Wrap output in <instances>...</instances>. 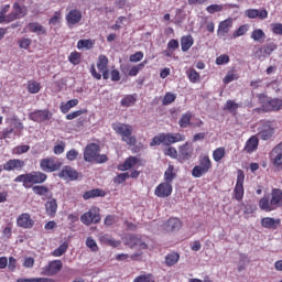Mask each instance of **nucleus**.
Listing matches in <instances>:
<instances>
[{
	"label": "nucleus",
	"mask_w": 282,
	"mask_h": 282,
	"mask_svg": "<svg viewBox=\"0 0 282 282\" xmlns=\"http://www.w3.org/2000/svg\"><path fill=\"white\" fill-rule=\"evenodd\" d=\"M30 118L33 120V122H45V120H50V111L36 110L30 113Z\"/></svg>",
	"instance_id": "obj_25"
},
{
	"label": "nucleus",
	"mask_w": 282,
	"mask_h": 282,
	"mask_svg": "<svg viewBox=\"0 0 282 282\" xmlns=\"http://www.w3.org/2000/svg\"><path fill=\"white\" fill-rule=\"evenodd\" d=\"M147 65V61L133 66L130 72H129V76H138V74H140L141 69Z\"/></svg>",
	"instance_id": "obj_51"
},
{
	"label": "nucleus",
	"mask_w": 282,
	"mask_h": 282,
	"mask_svg": "<svg viewBox=\"0 0 282 282\" xmlns=\"http://www.w3.org/2000/svg\"><path fill=\"white\" fill-rule=\"evenodd\" d=\"M47 180V174L43 172H31L29 173V184H43Z\"/></svg>",
	"instance_id": "obj_22"
},
{
	"label": "nucleus",
	"mask_w": 282,
	"mask_h": 282,
	"mask_svg": "<svg viewBox=\"0 0 282 282\" xmlns=\"http://www.w3.org/2000/svg\"><path fill=\"white\" fill-rule=\"evenodd\" d=\"M243 182H246V174L243 173L242 170H238L237 182L234 188V197L237 199V202H241V199H243Z\"/></svg>",
	"instance_id": "obj_6"
},
{
	"label": "nucleus",
	"mask_w": 282,
	"mask_h": 282,
	"mask_svg": "<svg viewBox=\"0 0 282 282\" xmlns=\"http://www.w3.org/2000/svg\"><path fill=\"white\" fill-rule=\"evenodd\" d=\"M17 282H54L50 278H35V279H18Z\"/></svg>",
	"instance_id": "obj_53"
},
{
	"label": "nucleus",
	"mask_w": 282,
	"mask_h": 282,
	"mask_svg": "<svg viewBox=\"0 0 282 282\" xmlns=\"http://www.w3.org/2000/svg\"><path fill=\"white\" fill-rule=\"evenodd\" d=\"M80 221L85 226H91V224H99L100 214H98V212H96V208H91L80 216Z\"/></svg>",
	"instance_id": "obj_7"
},
{
	"label": "nucleus",
	"mask_w": 282,
	"mask_h": 282,
	"mask_svg": "<svg viewBox=\"0 0 282 282\" xmlns=\"http://www.w3.org/2000/svg\"><path fill=\"white\" fill-rule=\"evenodd\" d=\"M176 98H177V95L173 93H166L162 100V105L164 107H167V105H172V102H175Z\"/></svg>",
	"instance_id": "obj_44"
},
{
	"label": "nucleus",
	"mask_w": 282,
	"mask_h": 282,
	"mask_svg": "<svg viewBox=\"0 0 282 282\" xmlns=\"http://www.w3.org/2000/svg\"><path fill=\"white\" fill-rule=\"evenodd\" d=\"M282 207V191L281 188H272L269 196H264L259 202L260 210L272 213Z\"/></svg>",
	"instance_id": "obj_1"
},
{
	"label": "nucleus",
	"mask_w": 282,
	"mask_h": 282,
	"mask_svg": "<svg viewBox=\"0 0 282 282\" xmlns=\"http://www.w3.org/2000/svg\"><path fill=\"white\" fill-rule=\"evenodd\" d=\"M262 109H263V111H280V109H282V99L268 98L263 101Z\"/></svg>",
	"instance_id": "obj_15"
},
{
	"label": "nucleus",
	"mask_w": 282,
	"mask_h": 282,
	"mask_svg": "<svg viewBox=\"0 0 282 282\" xmlns=\"http://www.w3.org/2000/svg\"><path fill=\"white\" fill-rule=\"evenodd\" d=\"M270 158L275 169H282V142H280L272 149Z\"/></svg>",
	"instance_id": "obj_12"
},
{
	"label": "nucleus",
	"mask_w": 282,
	"mask_h": 282,
	"mask_svg": "<svg viewBox=\"0 0 282 282\" xmlns=\"http://www.w3.org/2000/svg\"><path fill=\"white\" fill-rule=\"evenodd\" d=\"M135 105V97L133 95H128L121 99V107H131Z\"/></svg>",
	"instance_id": "obj_48"
},
{
	"label": "nucleus",
	"mask_w": 282,
	"mask_h": 282,
	"mask_svg": "<svg viewBox=\"0 0 282 282\" xmlns=\"http://www.w3.org/2000/svg\"><path fill=\"white\" fill-rule=\"evenodd\" d=\"M245 14L248 17V19H260L262 21L263 19H268V10L265 9H247Z\"/></svg>",
	"instance_id": "obj_20"
},
{
	"label": "nucleus",
	"mask_w": 282,
	"mask_h": 282,
	"mask_svg": "<svg viewBox=\"0 0 282 282\" xmlns=\"http://www.w3.org/2000/svg\"><path fill=\"white\" fill-rule=\"evenodd\" d=\"M29 31L37 35L45 34V28L37 22L29 23Z\"/></svg>",
	"instance_id": "obj_34"
},
{
	"label": "nucleus",
	"mask_w": 282,
	"mask_h": 282,
	"mask_svg": "<svg viewBox=\"0 0 282 282\" xmlns=\"http://www.w3.org/2000/svg\"><path fill=\"white\" fill-rule=\"evenodd\" d=\"M273 34H278L279 36H282V24L275 23L271 25Z\"/></svg>",
	"instance_id": "obj_64"
},
{
	"label": "nucleus",
	"mask_w": 282,
	"mask_h": 282,
	"mask_svg": "<svg viewBox=\"0 0 282 282\" xmlns=\"http://www.w3.org/2000/svg\"><path fill=\"white\" fill-rule=\"evenodd\" d=\"M180 261V254L173 252V253H169L165 257V263L166 265H175V263H177Z\"/></svg>",
	"instance_id": "obj_41"
},
{
	"label": "nucleus",
	"mask_w": 282,
	"mask_h": 282,
	"mask_svg": "<svg viewBox=\"0 0 282 282\" xmlns=\"http://www.w3.org/2000/svg\"><path fill=\"white\" fill-rule=\"evenodd\" d=\"M173 171H174L173 165H169L167 170L164 173L165 183L171 184V182L175 180V173Z\"/></svg>",
	"instance_id": "obj_42"
},
{
	"label": "nucleus",
	"mask_w": 282,
	"mask_h": 282,
	"mask_svg": "<svg viewBox=\"0 0 282 282\" xmlns=\"http://www.w3.org/2000/svg\"><path fill=\"white\" fill-rule=\"evenodd\" d=\"M251 39H253L257 42H261L263 41V39H265V32H263V30L261 29H256L251 33Z\"/></svg>",
	"instance_id": "obj_46"
},
{
	"label": "nucleus",
	"mask_w": 282,
	"mask_h": 282,
	"mask_svg": "<svg viewBox=\"0 0 282 282\" xmlns=\"http://www.w3.org/2000/svg\"><path fill=\"white\" fill-rule=\"evenodd\" d=\"M226 158V148L220 147L214 150L213 152V160L214 162H221Z\"/></svg>",
	"instance_id": "obj_36"
},
{
	"label": "nucleus",
	"mask_w": 282,
	"mask_h": 282,
	"mask_svg": "<svg viewBox=\"0 0 282 282\" xmlns=\"http://www.w3.org/2000/svg\"><path fill=\"white\" fill-rule=\"evenodd\" d=\"M115 132L118 135H121L122 142H126L129 147H135L138 139L133 135V126L122 123V122H115L111 124Z\"/></svg>",
	"instance_id": "obj_2"
},
{
	"label": "nucleus",
	"mask_w": 282,
	"mask_h": 282,
	"mask_svg": "<svg viewBox=\"0 0 282 282\" xmlns=\"http://www.w3.org/2000/svg\"><path fill=\"white\" fill-rule=\"evenodd\" d=\"M187 78H189V80L192 83H199V73H197V70H195V68H189L186 72Z\"/></svg>",
	"instance_id": "obj_47"
},
{
	"label": "nucleus",
	"mask_w": 282,
	"mask_h": 282,
	"mask_svg": "<svg viewBox=\"0 0 282 282\" xmlns=\"http://www.w3.org/2000/svg\"><path fill=\"white\" fill-rule=\"evenodd\" d=\"M24 166H25V161L21 159H10L2 165V169L3 171H7V172L23 171Z\"/></svg>",
	"instance_id": "obj_13"
},
{
	"label": "nucleus",
	"mask_w": 282,
	"mask_h": 282,
	"mask_svg": "<svg viewBox=\"0 0 282 282\" xmlns=\"http://www.w3.org/2000/svg\"><path fill=\"white\" fill-rule=\"evenodd\" d=\"M206 10L209 14H215V12H221L224 7L221 4H210L206 8Z\"/></svg>",
	"instance_id": "obj_56"
},
{
	"label": "nucleus",
	"mask_w": 282,
	"mask_h": 282,
	"mask_svg": "<svg viewBox=\"0 0 282 282\" xmlns=\"http://www.w3.org/2000/svg\"><path fill=\"white\" fill-rule=\"evenodd\" d=\"M104 195H105V192H102V189L96 188V189H91L84 193V199H91L94 197H104Z\"/></svg>",
	"instance_id": "obj_38"
},
{
	"label": "nucleus",
	"mask_w": 282,
	"mask_h": 282,
	"mask_svg": "<svg viewBox=\"0 0 282 282\" xmlns=\"http://www.w3.org/2000/svg\"><path fill=\"white\" fill-rule=\"evenodd\" d=\"M61 166H63V163L56 158L42 159L40 162V169L44 171V173H54L58 171Z\"/></svg>",
	"instance_id": "obj_5"
},
{
	"label": "nucleus",
	"mask_w": 282,
	"mask_h": 282,
	"mask_svg": "<svg viewBox=\"0 0 282 282\" xmlns=\"http://www.w3.org/2000/svg\"><path fill=\"white\" fill-rule=\"evenodd\" d=\"M164 153L165 155H169V158H177V150L173 147L166 148Z\"/></svg>",
	"instance_id": "obj_63"
},
{
	"label": "nucleus",
	"mask_w": 282,
	"mask_h": 282,
	"mask_svg": "<svg viewBox=\"0 0 282 282\" xmlns=\"http://www.w3.org/2000/svg\"><path fill=\"white\" fill-rule=\"evenodd\" d=\"M68 248H69V242L65 241L58 248L53 250L52 254L53 257H63L65 252H67Z\"/></svg>",
	"instance_id": "obj_37"
},
{
	"label": "nucleus",
	"mask_w": 282,
	"mask_h": 282,
	"mask_svg": "<svg viewBox=\"0 0 282 282\" xmlns=\"http://www.w3.org/2000/svg\"><path fill=\"white\" fill-rule=\"evenodd\" d=\"M82 20H83V12L76 9L70 10L66 15V21L68 25H76Z\"/></svg>",
	"instance_id": "obj_21"
},
{
	"label": "nucleus",
	"mask_w": 282,
	"mask_h": 282,
	"mask_svg": "<svg viewBox=\"0 0 282 282\" xmlns=\"http://www.w3.org/2000/svg\"><path fill=\"white\" fill-rule=\"evenodd\" d=\"M193 43H195V41L193 40L192 35H185L181 39V50L182 52H188V50H191V47H193Z\"/></svg>",
	"instance_id": "obj_30"
},
{
	"label": "nucleus",
	"mask_w": 282,
	"mask_h": 282,
	"mask_svg": "<svg viewBox=\"0 0 282 282\" xmlns=\"http://www.w3.org/2000/svg\"><path fill=\"white\" fill-rule=\"evenodd\" d=\"M85 162H97V164H105L109 159L105 154H100V147L96 143H90L84 151Z\"/></svg>",
	"instance_id": "obj_3"
},
{
	"label": "nucleus",
	"mask_w": 282,
	"mask_h": 282,
	"mask_svg": "<svg viewBox=\"0 0 282 282\" xmlns=\"http://www.w3.org/2000/svg\"><path fill=\"white\" fill-rule=\"evenodd\" d=\"M99 241L101 243H106L107 246H111V248H118L120 246V241L113 239V237L109 236V234L100 235Z\"/></svg>",
	"instance_id": "obj_27"
},
{
	"label": "nucleus",
	"mask_w": 282,
	"mask_h": 282,
	"mask_svg": "<svg viewBox=\"0 0 282 282\" xmlns=\"http://www.w3.org/2000/svg\"><path fill=\"white\" fill-rule=\"evenodd\" d=\"M45 210L48 217H56L58 203L56 202V198H52V194H50L48 200L45 203Z\"/></svg>",
	"instance_id": "obj_19"
},
{
	"label": "nucleus",
	"mask_w": 282,
	"mask_h": 282,
	"mask_svg": "<svg viewBox=\"0 0 282 282\" xmlns=\"http://www.w3.org/2000/svg\"><path fill=\"white\" fill-rule=\"evenodd\" d=\"M259 147V139L257 137H251L245 145V151L247 153H252L257 151V148Z\"/></svg>",
	"instance_id": "obj_29"
},
{
	"label": "nucleus",
	"mask_w": 282,
	"mask_h": 282,
	"mask_svg": "<svg viewBox=\"0 0 282 282\" xmlns=\"http://www.w3.org/2000/svg\"><path fill=\"white\" fill-rule=\"evenodd\" d=\"M178 155L183 160H191V158H193V148L191 144H188V142L180 147Z\"/></svg>",
	"instance_id": "obj_26"
},
{
	"label": "nucleus",
	"mask_w": 282,
	"mask_h": 282,
	"mask_svg": "<svg viewBox=\"0 0 282 282\" xmlns=\"http://www.w3.org/2000/svg\"><path fill=\"white\" fill-rule=\"evenodd\" d=\"M230 28H232V19L221 21L218 25L217 36H226L230 32Z\"/></svg>",
	"instance_id": "obj_23"
},
{
	"label": "nucleus",
	"mask_w": 282,
	"mask_h": 282,
	"mask_svg": "<svg viewBox=\"0 0 282 282\" xmlns=\"http://www.w3.org/2000/svg\"><path fill=\"white\" fill-rule=\"evenodd\" d=\"M160 144H164L163 134L160 133L155 135L150 142V147H160Z\"/></svg>",
	"instance_id": "obj_55"
},
{
	"label": "nucleus",
	"mask_w": 282,
	"mask_h": 282,
	"mask_svg": "<svg viewBox=\"0 0 282 282\" xmlns=\"http://www.w3.org/2000/svg\"><path fill=\"white\" fill-rule=\"evenodd\" d=\"M238 79H239V75H237L235 72L230 70L224 77L223 83H225V85H229V83H232V80H238Z\"/></svg>",
	"instance_id": "obj_49"
},
{
	"label": "nucleus",
	"mask_w": 282,
	"mask_h": 282,
	"mask_svg": "<svg viewBox=\"0 0 282 282\" xmlns=\"http://www.w3.org/2000/svg\"><path fill=\"white\" fill-rule=\"evenodd\" d=\"M94 47V43L91 40H79L77 42L78 50H91Z\"/></svg>",
	"instance_id": "obj_45"
},
{
	"label": "nucleus",
	"mask_w": 282,
	"mask_h": 282,
	"mask_svg": "<svg viewBox=\"0 0 282 282\" xmlns=\"http://www.w3.org/2000/svg\"><path fill=\"white\" fill-rule=\"evenodd\" d=\"M48 23L50 25H58V23H61V12L56 11Z\"/></svg>",
	"instance_id": "obj_61"
},
{
	"label": "nucleus",
	"mask_w": 282,
	"mask_h": 282,
	"mask_svg": "<svg viewBox=\"0 0 282 282\" xmlns=\"http://www.w3.org/2000/svg\"><path fill=\"white\" fill-rule=\"evenodd\" d=\"M58 177L74 182V180H78V172H76L72 166H64L59 172Z\"/></svg>",
	"instance_id": "obj_18"
},
{
	"label": "nucleus",
	"mask_w": 282,
	"mask_h": 282,
	"mask_svg": "<svg viewBox=\"0 0 282 282\" xmlns=\"http://www.w3.org/2000/svg\"><path fill=\"white\" fill-rule=\"evenodd\" d=\"M17 227L31 230V228H34V219H32L30 214L23 213L17 218Z\"/></svg>",
	"instance_id": "obj_11"
},
{
	"label": "nucleus",
	"mask_w": 282,
	"mask_h": 282,
	"mask_svg": "<svg viewBox=\"0 0 282 282\" xmlns=\"http://www.w3.org/2000/svg\"><path fill=\"white\" fill-rule=\"evenodd\" d=\"M144 58V53L142 52H137L132 55H130V63H140Z\"/></svg>",
	"instance_id": "obj_57"
},
{
	"label": "nucleus",
	"mask_w": 282,
	"mask_h": 282,
	"mask_svg": "<svg viewBox=\"0 0 282 282\" xmlns=\"http://www.w3.org/2000/svg\"><path fill=\"white\" fill-rule=\"evenodd\" d=\"M133 282H155V276L151 273L138 275Z\"/></svg>",
	"instance_id": "obj_43"
},
{
	"label": "nucleus",
	"mask_w": 282,
	"mask_h": 282,
	"mask_svg": "<svg viewBox=\"0 0 282 282\" xmlns=\"http://www.w3.org/2000/svg\"><path fill=\"white\" fill-rule=\"evenodd\" d=\"M14 182H22L26 188H30V173L19 175L14 178Z\"/></svg>",
	"instance_id": "obj_52"
},
{
	"label": "nucleus",
	"mask_w": 282,
	"mask_h": 282,
	"mask_svg": "<svg viewBox=\"0 0 282 282\" xmlns=\"http://www.w3.org/2000/svg\"><path fill=\"white\" fill-rule=\"evenodd\" d=\"M278 45L274 42H270L265 45H263L262 47H260L257 52H256V56L258 58V61H265V58H268V56H270V54H272V52H274L276 50Z\"/></svg>",
	"instance_id": "obj_10"
},
{
	"label": "nucleus",
	"mask_w": 282,
	"mask_h": 282,
	"mask_svg": "<svg viewBox=\"0 0 282 282\" xmlns=\"http://www.w3.org/2000/svg\"><path fill=\"white\" fill-rule=\"evenodd\" d=\"M262 228H268L271 230H276L281 226V219H274L272 217H264L261 219Z\"/></svg>",
	"instance_id": "obj_24"
},
{
	"label": "nucleus",
	"mask_w": 282,
	"mask_h": 282,
	"mask_svg": "<svg viewBox=\"0 0 282 282\" xmlns=\"http://www.w3.org/2000/svg\"><path fill=\"white\" fill-rule=\"evenodd\" d=\"M78 159V151L72 149L66 153V160H68V162H74V160Z\"/></svg>",
	"instance_id": "obj_60"
},
{
	"label": "nucleus",
	"mask_w": 282,
	"mask_h": 282,
	"mask_svg": "<svg viewBox=\"0 0 282 282\" xmlns=\"http://www.w3.org/2000/svg\"><path fill=\"white\" fill-rule=\"evenodd\" d=\"M172 193H173V185L166 182L159 184L154 191V195L161 198L171 197Z\"/></svg>",
	"instance_id": "obj_14"
},
{
	"label": "nucleus",
	"mask_w": 282,
	"mask_h": 282,
	"mask_svg": "<svg viewBox=\"0 0 282 282\" xmlns=\"http://www.w3.org/2000/svg\"><path fill=\"white\" fill-rule=\"evenodd\" d=\"M68 61L73 65H78V63H80V53H78V52L70 53L68 56Z\"/></svg>",
	"instance_id": "obj_54"
},
{
	"label": "nucleus",
	"mask_w": 282,
	"mask_h": 282,
	"mask_svg": "<svg viewBox=\"0 0 282 282\" xmlns=\"http://www.w3.org/2000/svg\"><path fill=\"white\" fill-rule=\"evenodd\" d=\"M86 246L87 248H90L93 252L98 251V243H96V240H94V238H87Z\"/></svg>",
	"instance_id": "obj_58"
},
{
	"label": "nucleus",
	"mask_w": 282,
	"mask_h": 282,
	"mask_svg": "<svg viewBox=\"0 0 282 282\" xmlns=\"http://www.w3.org/2000/svg\"><path fill=\"white\" fill-rule=\"evenodd\" d=\"M135 164H138V158L135 156H130L128 158L123 164H120L118 166L119 171H129V169H133V166H135Z\"/></svg>",
	"instance_id": "obj_28"
},
{
	"label": "nucleus",
	"mask_w": 282,
	"mask_h": 282,
	"mask_svg": "<svg viewBox=\"0 0 282 282\" xmlns=\"http://www.w3.org/2000/svg\"><path fill=\"white\" fill-rule=\"evenodd\" d=\"M193 118V113L185 112L182 115L181 119L178 120V126L181 129H186L187 127H191V119Z\"/></svg>",
	"instance_id": "obj_31"
},
{
	"label": "nucleus",
	"mask_w": 282,
	"mask_h": 282,
	"mask_svg": "<svg viewBox=\"0 0 282 282\" xmlns=\"http://www.w3.org/2000/svg\"><path fill=\"white\" fill-rule=\"evenodd\" d=\"M130 243L131 246H140L141 248H147V243L142 242L138 237L130 236Z\"/></svg>",
	"instance_id": "obj_59"
},
{
	"label": "nucleus",
	"mask_w": 282,
	"mask_h": 282,
	"mask_svg": "<svg viewBox=\"0 0 282 282\" xmlns=\"http://www.w3.org/2000/svg\"><path fill=\"white\" fill-rule=\"evenodd\" d=\"M258 135L261 140H270V138L274 135V127H272V123L269 121L264 122L260 127Z\"/></svg>",
	"instance_id": "obj_16"
},
{
	"label": "nucleus",
	"mask_w": 282,
	"mask_h": 282,
	"mask_svg": "<svg viewBox=\"0 0 282 282\" xmlns=\"http://www.w3.org/2000/svg\"><path fill=\"white\" fill-rule=\"evenodd\" d=\"M108 65H109V58H107L106 55H99L97 61V69H99V72H105Z\"/></svg>",
	"instance_id": "obj_40"
},
{
	"label": "nucleus",
	"mask_w": 282,
	"mask_h": 282,
	"mask_svg": "<svg viewBox=\"0 0 282 282\" xmlns=\"http://www.w3.org/2000/svg\"><path fill=\"white\" fill-rule=\"evenodd\" d=\"M182 228V220L178 218H170L163 224L165 232H177Z\"/></svg>",
	"instance_id": "obj_17"
},
{
	"label": "nucleus",
	"mask_w": 282,
	"mask_h": 282,
	"mask_svg": "<svg viewBox=\"0 0 282 282\" xmlns=\"http://www.w3.org/2000/svg\"><path fill=\"white\" fill-rule=\"evenodd\" d=\"M78 105V99H70L66 104L63 102L61 105V111L62 113H68L69 109H74Z\"/></svg>",
	"instance_id": "obj_35"
},
{
	"label": "nucleus",
	"mask_w": 282,
	"mask_h": 282,
	"mask_svg": "<svg viewBox=\"0 0 282 282\" xmlns=\"http://www.w3.org/2000/svg\"><path fill=\"white\" fill-rule=\"evenodd\" d=\"M30 151V145H17L13 148V155H23V153H28Z\"/></svg>",
	"instance_id": "obj_50"
},
{
	"label": "nucleus",
	"mask_w": 282,
	"mask_h": 282,
	"mask_svg": "<svg viewBox=\"0 0 282 282\" xmlns=\"http://www.w3.org/2000/svg\"><path fill=\"white\" fill-rule=\"evenodd\" d=\"M28 14V9L25 7H21L19 2L13 4V11L7 14V23H12V21H17V19H23Z\"/></svg>",
	"instance_id": "obj_9"
},
{
	"label": "nucleus",
	"mask_w": 282,
	"mask_h": 282,
	"mask_svg": "<svg viewBox=\"0 0 282 282\" xmlns=\"http://www.w3.org/2000/svg\"><path fill=\"white\" fill-rule=\"evenodd\" d=\"M213 169V161L210 156L203 154L198 159V165L194 166L192 170L193 177H203L208 171Z\"/></svg>",
	"instance_id": "obj_4"
},
{
	"label": "nucleus",
	"mask_w": 282,
	"mask_h": 282,
	"mask_svg": "<svg viewBox=\"0 0 282 282\" xmlns=\"http://www.w3.org/2000/svg\"><path fill=\"white\" fill-rule=\"evenodd\" d=\"M223 109L224 111H229V113H237L239 104L235 102V100H227Z\"/></svg>",
	"instance_id": "obj_39"
},
{
	"label": "nucleus",
	"mask_w": 282,
	"mask_h": 282,
	"mask_svg": "<svg viewBox=\"0 0 282 282\" xmlns=\"http://www.w3.org/2000/svg\"><path fill=\"white\" fill-rule=\"evenodd\" d=\"M248 32V25H241L235 33H234V39H237L239 36H243Z\"/></svg>",
	"instance_id": "obj_62"
},
{
	"label": "nucleus",
	"mask_w": 282,
	"mask_h": 282,
	"mask_svg": "<svg viewBox=\"0 0 282 282\" xmlns=\"http://www.w3.org/2000/svg\"><path fill=\"white\" fill-rule=\"evenodd\" d=\"M59 270H63V261L53 260L42 269V274L44 276H54V274H58Z\"/></svg>",
	"instance_id": "obj_8"
},
{
	"label": "nucleus",
	"mask_w": 282,
	"mask_h": 282,
	"mask_svg": "<svg viewBox=\"0 0 282 282\" xmlns=\"http://www.w3.org/2000/svg\"><path fill=\"white\" fill-rule=\"evenodd\" d=\"M26 89L29 94H39V91H41V83L31 79L26 84Z\"/></svg>",
	"instance_id": "obj_32"
},
{
	"label": "nucleus",
	"mask_w": 282,
	"mask_h": 282,
	"mask_svg": "<svg viewBox=\"0 0 282 282\" xmlns=\"http://www.w3.org/2000/svg\"><path fill=\"white\" fill-rule=\"evenodd\" d=\"M32 191L35 195H40L41 197H48L50 198V188L43 185H35L32 187Z\"/></svg>",
	"instance_id": "obj_33"
}]
</instances>
